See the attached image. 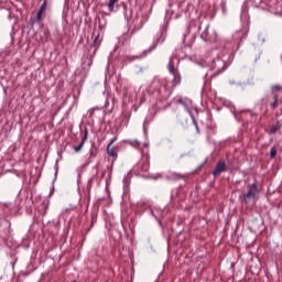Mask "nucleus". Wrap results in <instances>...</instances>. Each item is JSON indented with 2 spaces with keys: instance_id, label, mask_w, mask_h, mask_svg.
<instances>
[{
  "instance_id": "nucleus-20",
  "label": "nucleus",
  "mask_w": 282,
  "mask_h": 282,
  "mask_svg": "<svg viewBox=\"0 0 282 282\" xmlns=\"http://www.w3.org/2000/svg\"><path fill=\"white\" fill-rule=\"evenodd\" d=\"M142 56H134L133 58H141Z\"/></svg>"
},
{
  "instance_id": "nucleus-4",
  "label": "nucleus",
  "mask_w": 282,
  "mask_h": 282,
  "mask_svg": "<svg viewBox=\"0 0 282 282\" xmlns=\"http://www.w3.org/2000/svg\"><path fill=\"white\" fill-rule=\"evenodd\" d=\"M89 137V131L87 129L84 130V137L82 138V142L79 145H75L73 149L75 153H80L83 151V148L85 147V142H87V138Z\"/></svg>"
},
{
  "instance_id": "nucleus-1",
  "label": "nucleus",
  "mask_w": 282,
  "mask_h": 282,
  "mask_svg": "<svg viewBox=\"0 0 282 282\" xmlns=\"http://www.w3.org/2000/svg\"><path fill=\"white\" fill-rule=\"evenodd\" d=\"M259 193V186L257 185V182H254L251 185H248V192L242 194V202L246 204H250L252 199L257 197Z\"/></svg>"
},
{
  "instance_id": "nucleus-19",
  "label": "nucleus",
  "mask_w": 282,
  "mask_h": 282,
  "mask_svg": "<svg viewBox=\"0 0 282 282\" xmlns=\"http://www.w3.org/2000/svg\"><path fill=\"white\" fill-rule=\"evenodd\" d=\"M128 63H131V56H127Z\"/></svg>"
},
{
  "instance_id": "nucleus-2",
  "label": "nucleus",
  "mask_w": 282,
  "mask_h": 282,
  "mask_svg": "<svg viewBox=\"0 0 282 282\" xmlns=\"http://www.w3.org/2000/svg\"><path fill=\"white\" fill-rule=\"evenodd\" d=\"M228 166H226V161L224 159L219 160L213 171L214 177H219L221 173H226Z\"/></svg>"
},
{
  "instance_id": "nucleus-7",
  "label": "nucleus",
  "mask_w": 282,
  "mask_h": 282,
  "mask_svg": "<svg viewBox=\"0 0 282 282\" xmlns=\"http://www.w3.org/2000/svg\"><path fill=\"white\" fill-rule=\"evenodd\" d=\"M178 105H183L185 107L186 111H189L192 101L191 100H184L182 98L178 99Z\"/></svg>"
},
{
  "instance_id": "nucleus-8",
  "label": "nucleus",
  "mask_w": 282,
  "mask_h": 282,
  "mask_svg": "<svg viewBox=\"0 0 282 282\" xmlns=\"http://www.w3.org/2000/svg\"><path fill=\"white\" fill-rule=\"evenodd\" d=\"M118 1L120 0H109V2L107 3L109 12H113V9L116 8V6H118Z\"/></svg>"
},
{
  "instance_id": "nucleus-10",
  "label": "nucleus",
  "mask_w": 282,
  "mask_h": 282,
  "mask_svg": "<svg viewBox=\"0 0 282 282\" xmlns=\"http://www.w3.org/2000/svg\"><path fill=\"white\" fill-rule=\"evenodd\" d=\"M100 43H101V40H100V33H98L96 36H95V40L93 42L94 46L96 47V50H98V47H100Z\"/></svg>"
},
{
  "instance_id": "nucleus-11",
  "label": "nucleus",
  "mask_w": 282,
  "mask_h": 282,
  "mask_svg": "<svg viewBox=\"0 0 282 282\" xmlns=\"http://www.w3.org/2000/svg\"><path fill=\"white\" fill-rule=\"evenodd\" d=\"M281 129V124H279V122H276L275 124H273L270 129V133H276V131H279Z\"/></svg>"
},
{
  "instance_id": "nucleus-17",
  "label": "nucleus",
  "mask_w": 282,
  "mask_h": 282,
  "mask_svg": "<svg viewBox=\"0 0 282 282\" xmlns=\"http://www.w3.org/2000/svg\"><path fill=\"white\" fill-rule=\"evenodd\" d=\"M159 85H160V80L152 82V87H159Z\"/></svg>"
},
{
  "instance_id": "nucleus-16",
  "label": "nucleus",
  "mask_w": 282,
  "mask_h": 282,
  "mask_svg": "<svg viewBox=\"0 0 282 282\" xmlns=\"http://www.w3.org/2000/svg\"><path fill=\"white\" fill-rule=\"evenodd\" d=\"M174 177H176V180H184V175L182 174H174Z\"/></svg>"
},
{
  "instance_id": "nucleus-6",
  "label": "nucleus",
  "mask_w": 282,
  "mask_h": 282,
  "mask_svg": "<svg viewBox=\"0 0 282 282\" xmlns=\"http://www.w3.org/2000/svg\"><path fill=\"white\" fill-rule=\"evenodd\" d=\"M282 90V86L279 84H275L271 87V94L272 96H279V93Z\"/></svg>"
},
{
  "instance_id": "nucleus-18",
  "label": "nucleus",
  "mask_w": 282,
  "mask_h": 282,
  "mask_svg": "<svg viewBox=\"0 0 282 282\" xmlns=\"http://www.w3.org/2000/svg\"><path fill=\"white\" fill-rule=\"evenodd\" d=\"M153 50H155V46L150 47V50L145 51L144 54L150 53V52H153Z\"/></svg>"
},
{
  "instance_id": "nucleus-14",
  "label": "nucleus",
  "mask_w": 282,
  "mask_h": 282,
  "mask_svg": "<svg viewBox=\"0 0 282 282\" xmlns=\"http://www.w3.org/2000/svg\"><path fill=\"white\" fill-rule=\"evenodd\" d=\"M173 76H174L173 84L180 85V80H181L180 73H176V75H173Z\"/></svg>"
},
{
  "instance_id": "nucleus-15",
  "label": "nucleus",
  "mask_w": 282,
  "mask_h": 282,
  "mask_svg": "<svg viewBox=\"0 0 282 282\" xmlns=\"http://www.w3.org/2000/svg\"><path fill=\"white\" fill-rule=\"evenodd\" d=\"M89 155H90V158H96V155H97L96 147L94 144H93V148L90 149Z\"/></svg>"
},
{
  "instance_id": "nucleus-13",
  "label": "nucleus",
  "mask_w": 282,
  "mask_h": 282,
  "mask_svg": "<svg viewBox=\"0 0 282 282\" xmlns=\"http://www.w3.org/2000/svg\"><path fill=\"white\" fill-rule=\"evenodd\" d=\"M169 72L172 74V76L178 74L173 63H170Z\"/></svg>"
},
{
  "instance_id": "nucleus-12",
  "label": "nucleus",
  "mask_w": 282,
  "mask_h": 282,
  "mask_svg": "<svg viewBox=\"0 0 282 282\" xmlns=\"http://www.w3.org/2000/svg\"><path fill=\"white\" fill-rule=\"evenodd\" d=\"M276 153H278L276 147H272L270 151L271 160H274V158H276Z\"/></svg>"
},
{
  "instance_id": "nucleus-3",
  "label": "nucleus",
  "mask_w": 282,
  "mask_h": 282,
  "mask_svg": "<svg viewBox=\"0 0 282 282\" xmlns=\"http://www.w3.org/2000/svg\"><path fill=\"white\" fill-rule=\"evenodd\" d=\"M116 140H118V138H115L110 141V143L107 145V153L110 158H112L113 160L118 159V149L117 148H112L113 143L116 142Z\"/></svg>"
},
{
  "instance_id": "nucleus-9",
  "label": "nucleus",
  "mask_w": 282,
  "mask_h": 282,
  "mask_svg": "<svg viewBox=\"0 0 282 282\" xmlns=\"http://www.w3.org/2000/svg\"><path fill=\"white\" fill-rule=\"evenodd\" d=\"M272 102L270 104L271 109L279 107V95L272 96Z\"/></svg>"
},
{
  "instance_id": "nucleus-5",
  "label": "nucleus",
  "mask_w": 282,
  "mask_h": 282,
  "mask_svg": "<svg viewBox=\"0 0 282 282\" xmlns=\"http://www.w3.org/2000/svg\"><path fill=\"white\" fill-rule=\"evenodd\" d=\"M45 10H47V0H44L40 10L36 13V21L37 23H41L43 21V14L45 13Z\"/></svg>"
}]
</instances>
